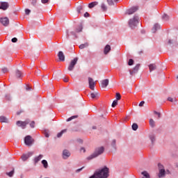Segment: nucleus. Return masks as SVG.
<instances>
[{"instance_id": "1", "label": "nucleus", "mask_w": 178, "mask_h": 178, "mask_svg": "<svg viewBox=\"0 0 178 178\" xmlns=\"http://www.w3.org/2000/svg\"><path fill=\"white\" fill-rule=\"evenodd\" d=\"M109 177V168L104 167L96 171L90 178H108Z\"/></svg>"}, {"instance_id": "2", "label": "nucleus", "mask_w": 178, "mask_h": 178, "mask_svg": "<svg viewBox=\"0 0 178 178\" xmlns=\"http://www.w3.org/2000/svg\"><path fill=\"white\" fill-rule=\"evenodd\" d=\"M104 151H105V149L104 148V147H100L97 148L95 152L92 155H90L89 157H88V159H94V158H97V156H99V155L104 154Z\"/></svg>"}, {"instance_id": "3", "label": "nucleus", "mask_w": 178, "mask_h": 178, "mask_svg": "<svg viewBox=\"0 0 178 178\" xmlns=\"http://www.w3.org/2000/svg\"><path fill=\"white\" fill-rule=\"evenodd\" d=\"M138 20H140V18L137 15H135L132 19H130L129 21V27H131V29H135L137 24H138Z\"/></svg>"}, {"instance_id": "4", "label": "nucleus", "mask_w": 178, "mask_h": 178, "mask_svg": "<svg viewBox=\"0 0 178 178\" xmlns=\"http://www.w3.org/2000/svg\"><path fill=\"white\" fill-rule=\"evenodd\" d=\"M78 60L79 58L77 57L74 58L72 60H71L67 68L70 72L73 71V69H74V66H76V65L77 64Z\"/></svg>"}, {"instance_id": "5", "label": "nucleus", "mask_w": 178, "mask_h": 178, "mask_svg": "<svg viewBox=\"0 0 178 178\" xmlns=\"http://www.w3.org/2000/svg\"><path fill=\"white\" fill-rule=\"evenodd\" d=\"M138 10V6L132 7L128 10H127L125 15H133V13H136Z\"/></svg>"}, {"instance_id": "6", "label": "nucleus", "mask_w": 178, "mask_h": 178, "mask_svg": "<svg viewBox=\"0 0 178 178\" xmlns=\"http://www.w3.org/2000/svg\"><path fill=\"white\" fill-rule=\"evenodd\" d=\"M82 31H83V25L81 24L76 28L74 31H72L71 34L72 35H74V37L77 38L76 34H77V33H81Z\"/></svg>"}, {"instance_id": "7", "label": "nucleus", "mask_w": 178, "mask_h": 178, "mask_svg": "<svg viewBox=\"0 0 178 178\" xmlns=\"http://www.w3.org/2000/svg\"><path fill=\"white\" fill-rule=\"evenodd\" d=\"M17 126H18L19 127H22V129H26V126H27V124H29V121L26 120L25 122L23 121H17L16 123Z\"/></svg>"}, {"instance_id": "8", "label": "nucleus", "mask_w": 178, "mask_h": 178, "mask_svg": "<svg viewBox=\"0 0 178 178\" xmlns=\"http://www.w3.org/2000/svg\"><path fill=\"white\" fill-rule=\"evenodd\" d=\"M24 143L26 145L30 146L33 144V138L31 136H26L24 138Z\"/></svg>"}, {"instance_id": "9", "label": "nucleus", "mask_w": 178, "mask_h": 178, "mask_svg": "<svg viewBox=\"0 0 178 178\" xmlns=\"http://www.w3.org/2000/svg\"><path fill=\"white\" fill-rule=\"evenodd\" d=\"M89 88L94 90L95 88V81L91 77H88Z\"/></svg>"}, {"instance_id": "10", "label": "nucleus", "mask_w": 178, "mask_h": 178, "mask_svg": "<svg viewBox=\"0 0 178 178\" xmlns=\"http://www.w3.org/2000/svg\"><path fill=\"white\" fill-rule=\"evenodd\" d=\"M139 69L140 64H137L133 70H129V73L131 76H134V74H136L138 72Z\"/></svg>"}, {"instance_id": "11", "label": "nucleus", "mask_w": 178, "mask_h": 178, "mask_svg": "<svg viewBox=\"0 0 178 178\" xmlns=\"http://www.w3.org/2000/svg\"><path fill=\"white\" fill-rule=\"evenodd\" d=\"M0 22L5 27L9 26V19L8 17L1 18Z\"/></svg>"}, {"instance_id": "12", "label": "nucleus", "mask_w": 178, "mask_h": 178, "mask_svg": "<svg viewBox=\"0 0 178 178\" xmlns=\"http://www.w3.org/2000/svg\"><path fill=\"white\" fill-rule=\"evenodd\" d=\"M0 3V9H1L2 10H6V9L9 8V4L8 3V2H1Z\"/></svg>"}, {"instance_id": "13", "label": "nucleus", "mask_w": 178, "mask_h": 178, "mask_svg": "<svg viewBox=\"0 0 178 178\" xmlns=\"http://www.w3.org/2000/svg\"><path fill=\"white\" fill-rule=\"evenodd\" d=\"M109 86V79H104L102 81V88H106Z\"/></svg>"}, {"instance_id": "14", "label": "nucleus", "mask_w": 178, "mask_h": 178, "mask_svg": "<svg viewBox=\"0 0 178 178\" xmlns=\"http://www.w3.org/2000/svg\"><path fill=\"white\" fill-rule=\"evenodd\" d=\"M58 57L59 60L61 62H65V54H63V51H59L58 54Z\"/></svg>"}, {"instance_id": "15", "label": "nucleus", "mask_w": 178, "mask_h": 178, "mask_svg": "<svg viewBox=\"0 0 178 178\" xmlns=\"http://www.w3.org/2000/svg\"><path fill=\"white\" fill-rule=\"evenodd\" d=\"M63 156L64 159H67V158L70 156V152H69V151L67 150H64L63 152Z\"/></svg>"}, {"instance_id": "16", "label": "nucleus", "mask_w": 178, "mask_h": 178, "mask_svg": "<svg viewBox=\"0 0 178 178\" xmlns=\"http://www.w3.org/2000/svg\"><path fill=\"white\" fill-rule=\"evenodd\" d=\"M110 51H111V45L107 44L104 47V55H108V54H109Z\"/></svg>"}, {"instance_id": "17", "label": "nucleus", "mask_w": 178, "mask_h": 178, "mask_svg": "<svg viewBox=\"0 0 178 178\" xmlns=\"http://www.w3.org/2000/svg\"><path fill=\"white\" fill-rule=\"evenodd\" d=\"M161 29V25L159 24H155L152 29V33H156V30H159Z\"/></svg>"}, {"instance_id": "18", "label": "nucleus", "mask_w": 178, "mask_h": 178, "mask_svg": "<svg viewBox=\"0 0 178 178\" xmlns=\"http://www.w3.org/2000/svg\"><path fill=\"white\" fill-rule=\"evenodd\" d=\"M43 156H44L42 154H40L38 156L35 157L34 159L35 163H38V162H40V161L42 159Z\"/></svg>"}, {"instance_id": "19", "label": "nucleus", "mask_w": 178, "mask_h": 178, "mask_svg": "<svg viewBox=\"0 0 178 178\" xmlns=\"http://www.w3.org/2000/svg\"><path fill=\"white\" fill-rule=\"evenodd\" d=\"M149 72H154V70H156V65L155 64H150L149 65Z\"/></svg>"}, {"instance_id": "20", "label": "nucleus", "mask_w": 178, "mask_h": 178, "mask_svg": "<svg viewBox=\"0 0 178 178\" xmlns=\"http://www.w3.org/2000/svg\"><path fill=\"white\" fill-rule=\"evenodd\" d=\"M15 76L17 79H20V77H23V73L20 70H17L15 72Z\"/></svg>"}, {"instance_id": "21", "label": "nucleus", "mask_w": 178, "mask_h": 178, "mask_svg": "<svg viewBox=\"0 0 178 178\" xmlns=\"http://www.w3.org/2000/svg\"><path fill=\"white\" fill-rule=\"evenodd\" d=\"M0 122L1 123H8V120L5 116H0Z\"/></svg>"}, {"instance_id": "22", "label": "nucleus", "mask_w": 178, "mask_h": 178, "mask_svg": "<svg viewBox=\"0 0 178 178\" xmlns=\"http://www.w3.org/2000/svg\"><path fill=\"white\" fill-rule=\"evenodd\" d=\"M97 5H98V2L94 1L88 4V8L90 9H92V8H94L95 6H97Z\"/></svg>"}, {"instance_id": "23", "label": "nucleus", "mask_w": 178, "mask_h": 178, "mask_svg": "<svg viewBox=\"0 0 178 178\" xmlns=\"http://www.w3.org/2000/svg\"><path fill=\"white\" fill-rule=\"evenodd\" d=\"M118 1L119 0H107L108 5H109V6H112L115 5L114 2H118Z\"/></svg>"}, {"instance_id": "24", "label": "nucleus", "mask_w": 178, "mask_h": 178, "mask_svg": "<svg viewBox=\"0 0 178 178\" xmlns=\"http://www.w3.org/2000/svg\"><path fill=\"white\" fill-rule=\"evenodd\" d=\"M165 176V169L159 170V177H163Z\"/></svg>"}, {"instance_id": "25", "label": "nucleus", "mask_w": 178, "mask_h": 178, "mask_svg": "<svg viewBox=\"0 0 178 178\" xmlns=\"http://www.w3.org/2000/svg\"><path fill=\"white\" fill-rule=\"evenodd\" d=\"M78 13H81L82 12H84L83 6H79L76 8Z\"/></svg>"}, {"instance_id": "26", "label": "nucleus", "mask_w": 178, "mask_h": 178, "mask_svg": "<svg viewBox=\"0 0 178 178\" xmlns=\"http://www.w3.org/2000/svg\"><path fill=\"white\" fill-rule=\"evenodd\" d=\"M42 163L44 169H47V168H48V161H47V160H42Z\"/></svg>"}, {"instance_id": "27", "label": "nucleus", "mask_w": 178, "mask_h": 178, "mask_svg": "<svg viewBox=\"0 0 178 178\" xmlns=\"http://www.w3.org/2000/svg\"><path fill=\"white\" fill-rule=\"evenodd\" d=\"M66 131H67V129H63V130H62L60 133H58V134H57V137H58V138H60V137H62L63 133H66Z\"/></svg>"}, {"instance_id": "28", "label": "nucleus", "mask_w": 178, "mask_h": 178, "mask_svg": "<svg viewBox=\"0 0 178 178\" xmlns=\"http://www.w3.org/2000/svg\"><path fill=\"white\" fill-rule=\"evenodd\" d=\"M88 47V43H85L79 45L80 49H84V48H87Z\"/></svg>"}, {"instance_id": "29", "label": "nucleus", "mask_w": 178, "mask_h": 178, "mask_svg": "<svg viewBox=\"0 0 178 178\" xmlns=\"http://www.w3.org/2000/svg\"><path fill=\"white\" fill-rule=\"evenodd\" d=\"M101 8H102L103 12H106V10H108V7H106L105 3H102L101 6Z\"/></svg>"}, {"instance_id": "30", "label": "nucleus", "mask_w": 178, "mask_h": 178, "mask_svg": "<svg viewBox=\"0 0 178 178\" xmlns=\"http://www.w3.org/2000/svg\"><path fill=\"white\" fill-rule=\"evenodd\" d=\"M77 118H79V115L72 116V117L69 118L68 119H67V122H70V121L73 120V119H77Z\"/></svg>"}, {"instance_id": "31", "label": "nucleus", "mask_w": 178, "mask_h": 178, "mask_svg": "<svg viewBox=\"0 0 178 178\" xmlns=\"http://www.w3.org/2000/svg\"><path fill=\"white\" fill-rule=\"evenodd\" d=\"M149 138L152 141V143L154 144V143H155V135L154 134L150 135Z\"/></svg>"}, {"instance_id": "32", "label": "nucleus", "mask_w": 178, "mask_h": 178, "mask_svg": "<svg viewBox=\"0 0 178 178\" xmlns=\"http://www.w3.org/2000/svg\"><path fill=\"white\" fill-rule=\"evenodd\" d=\"M149 125L151 126V127H155V121H154L152 119H150Z\"/></svg>"}, {"instance_id": "33", "label": "nucleus", "mask_w": 178, "mask_h": 178, "mask_svg": "<svg viewBox=\"0 0 178 178\" xmlns=\"http://www.w3.org/2000/svg\"><path fill=\"white\" fill-rule=\"evenodd\" d=\"M137 129H138V125L136 123H134L132 124V129L134 130V131H136Z\"/></svg>"}, {"instance_id": "34", "label": "nucleus", "mask_w": 178, "mask_h": 178, "mask_svg": "<svg viewBox=\"0 0 178 178\" xmlns=\"http://www.w3.org/2000/svg\"><path fill=\"white\" fill-rule=\"evenodd\" d=\"M15 173V170H13L10 172H6V175L9 176V177H12Z\"/></svg>"}, {"instance_id": "35", "label": "nucleus", "mask_w": 178, "mask_h": 178, "mask_svg": "<svg viewBox=\"0 0 178 178\" xmlns=\"http://www.w3.org/2000/svg\"><path fill=\"white\" fill-rule=\"evenodd\" d=\"M115 98L117 101H120V99L122 98V96L120 95V93L118 92L115 95Z\"/></svg>"}, {"instance_id": "36", "label": "nucleus", "mask_w": 178, "mask_h": 178, "mask_svg": "<svg viewBox=\"0 0 178 178\" xmlns=\"http://www.w3.org/2000/svg\"><path fill=\"white\" fill-rule=\"evenodd\" d=\"M21 158L22 161H26V159H29V156L27 154H23Z\"/></svg>"}, {"instance_id": "37", "label": "nucleus", "mask_w": 178, "mask_h": 178, "mask_svg": "<svg viewBox=\"0 0 178 178\" xmlns=\"http://www.w3.org/2000/svg\"><path fill=\"white\" fill-rule=\"evenodd\" d=\"M142 175L144 176L145 178H149V174L147 172V171H144L142 172Z\"/></svg>"}, {"instance_id": "38", "label": "nucleus", "mask_w": 178, "mask_h": 178, "mask_svg": "<svg viewBox=\"0 0 178 178\" xmlns=\"http://www.w3.org/2000/svg\"><path fill=\"white\" fill-rule=\"evenodd\" d=\"M90 97L92 99H95V98H97V97H98V93H91Z\"/></svg>"}, {"instance_id": "39", "label": "nucleus", "mask_w": 178, "mask_h": 178, "mask_svg": "<svg viewBox=\"0 0 178 178\" xmlns=\"http://www.w3.org/2000/svg\"><path fill=\"white\" fill-rule=\"evenodd\" d=\"M134 64V60L133 59H129V62H128V65L129 66H133V65Z\"/></svg>"}, {"instance_id": "40", "label": "nucleus", "mask_w": 178, "mask_h": 178, "mask_svg": "<svg viewBox=\"0 0 178 178\" xmlns=\"http://www.w3.org/2000/svg\"><path fill=\"white\" fill-rule=\"evenodd\" d=\"M118 105V100L115 99L113 103H112V108H115V106H116Z\"/></svg>"}, {"instance_id": "41", "label": "nucleus", "mask_w": 178, "mask_h": 178, "mask_svg": "<svg viewBox=\"0 0 178 178\" xmlns=\"http://www.w3.org/2000/svg\"><path fill=\"white\" fill-rule=\"evenodd\" d=\"M162 19H163V20H169V16H168V15H166V14H164V15H163V17H162Z\"/></svg>"}, {"instance_id": "42", "label": "nucleus", "mask_w": 178, "mask_h": 178, "mask_svg": "<svg viewBox=\"0 0 178 178\" xmlns=\"http://www.w3.org/2000/svg\"><path fill=\"white\" fill-rule=\"evenodd\" d=\"M111 145L113 147V148L116 147V140L113 139L111 142Z\"/></svg>"}, {"instance_id": "43", "label": "nucleus", "mask_w": 178, "mask_h": 178, "mask_svg": "<svg viewBox=\"0 0 178 178\" xmlns=\"http://www.w3.org/2000/svg\"><path fill=\"white\" fill-rule=\"evenodd\" d=\"M168 101H169L170 102H176V98H175V99H173V98H172V97H168Z\"/></svg>"}, {"instance_id": "44", "label": "nucleus", "mask_w": 178, "mask_h": 178, "mask_svg": "<svg viewBox=\"0 0 178 178\" xmlns=\"http://www.w3.org/2000/svg\"><path fill=\"white\" fill-rule=\"evenodd\" d=\"M35 124V122L34 121H32L31 123H30V126L31 127H32V129H34V126Z\"/></svg>"}, {"instance_id": "45", "label": "nucleus", "mask_w": 178, "mask_h": 178, "mask_svg": "<svg viewBox=\"0 0 178 178\" xmlns=\"http://www.w3.org/2000/svg\"><path fill=\"white\" fill-rule=\"evenodd\" d=\"M34 154V152H30L28 154H26V155L29 156V158H30V156H32V155Z\"/></svg>"}, {"instance_id": "46", "label": "nucleus", "mask_w": 178, "mask_h": 178, "mask_svg": "<svg viewBox=\"0 0 178 178\" xmlns=\"http://www.w3.org/2000/svg\"><path fill=\"white\" fill-rule=\"evenodd\" d=\"M1 70H2L3 73H8V68H6V67L2 68Z\"/></svg>"}, {"instance_id": "47", "label": "nucleus", "mask_w": 178, "mask_h": 178, "mask_svg": "<svg viewBox=\"0 0 178 178\" xmlns=\"http://www.w3.org/2000/svg\"><path fill=\"white\" fill-rule=\"evenodd\" d=\"M158 166H159V170H161V169H165V168H163V165L162 164H161V163H159Z\"/></svg>"}, {"instance_id": "48", "label": "nucleus", "mask_w": 178, "mask_h": 178, "mask_svg": "<svg viewBox=\"0 0 178 178\" xmlns=\"http://www.w3.org/2000/svg\"><path fill=\"white\" fill-rule=\"evenodd\" d=\"M31 12V10H29V9H26V10H25V13H26V15H30Z\"/></svg>"}, {"instance_id": "49", "label": "nucleus", "mask_w": 178, "mask_h": 178, "mask_svg": "<svg viewBox=\"0 0 178 178\" xmlns=\"http://www.w3.org/2000/svg\"><path fill=\"white\" fill-rule=\"evenodd\" d=\"M83 169H84V167H82V168H79V169H77V170H76V173H79V172H81V170H83Z\"/></svg>"}, {"instance_id": "50", "label": "nucleus", "mask_w": 178, "mask_h": 178, "mask_svg": "<svg viewBox=\"0 0 178 178\" xmlns=\"http://www.w3.org/2000/svg\"><path fill=\"white\" fill-rule=\"evenodd\" d=\"M44 136L47 138L49 137V134H48V131H44Z\"/></svg>"}, {"instance_id": "51", "label": "nucleus", "mask_w": 178, "mask_h": 178, "mask_svg": "<svg viewBox=\"0 0 178 178\" xmlns=\"http://www.w3.org/2000/svg\"><path fill=\"white\" fill-rule=\"evenodd\" d=\"M155 115H157L159 119L161 118V113H158L156 111H154Z\"/></svg>"}, {"instance_id": "52", "label": "nucleus", "mask_w": 178, "mask_h": 178, "mask_svg": "<svg viewBox=\"0 0 178 178\" xmlns=\"http://www.w3.org/2000/svg\"><path fill=\"white\" fill-rule=\"evenodd\" d=\"M12 42H17V38H13L12 40H11Z\"/></svg>"}, {"instance_id": "53", "label": "nucleus", "mask_w": 178, "mask_h": 178, "mask_svg": "<svg viewBox=\"0 0 178 178\" xmlns=\"http://www.w3.org/2000/svg\"><path fill=\"white\" fill-rule=\"evenodd\" d=\"M144 104H145V102L142 101V102L139 104V106H144Z\"/></svg>"}, {"instance_id": "54", "label": "nucleus", "mask_w": 178, "mask_h": 178, "mask_svg": "<svg viewBox=\"0 0 178 178\" xmlns=\"http://www.w3.org/2000/svg\"><path fill=\"white\" fill-rule=\"evenodd\" d=\"M6 98L8 101H10V96L9 95H6Z\"/></svg>"}, {"instance_id": "55", "label": "nucleus", "mask_w": 178, "mask_h": 178, "mask_svg": "<svg viewBox=\"0 0 178 178\" xmlns=\"http://www.w3.org/2000/svg\"><path fill=\"white\" fill-rule=\"evenodd\" d=\"M26 91H31V87L26 86Z\"/></svg>"}, {"instance_id": "56", "label": "nucleus", "mask_w": 178, "mask_h": 178, "mask_svg": "<svg viewBox=\"0 0 178 178\" xmlns=\"http://www.w3.org/2000/svg\"><path fill=\"white\" fill-rule=\"evenodd\" d=\"M90 16V14L88 13H85V14H84V17H88Z\"/></svg>"}, {"instance_id": "57", "label": "nucleus", "mask_w": 178, "mask_h": 178, "mask_svg": "<svg viewBox=\"0 0 178 178\" xmlns=\"http://www.w3.org/2000/svg\"><path fill=\"white\" fill-rule=\"evenodd\" d=\"M35 3H37V0H33L32 1V5H35Z\"/></svg>"}, {"instance_id": "58", "label": "nucleus", "mask_w": 178, "mask_h": 178, "mask_svg": "<svg viewBox=\"0 0 178 178\" xmlns=\"http://www.w3.org/2000/svg\"><path fill=\"white\" fill-rule=\"evenodd\" d=\"M49 0H42V3H47Z\"/></svg>"}, {"instance_id": "59", "label": "nucleus", "mask_w": 178, "mask_h": 178, "mask_svg": "<svg viewBox=\"0 0 178 178\" xmlns=\"http://www.w3.org/2000/svg\"><path fill=\"white\" fill-rule=\"evenodd\" d=\"M63 81H65V83H67V81H69V79L67 78H65L63 79Z\"/></svg>"}, {"instance_id": "60", "label": "nucleus", "mask_w": 178, "mask_h": 178, "mask_svg": "<svg viewBox=\"0 0 178 178\" xmlns=\"http://www.w3.org/2000/svg\"><path fill=\"white\" fill-rule=\"evenodd\" d=\"M81 151H83V152H86V149L84 147H81Z\"/></svg>"}, {"instance_id": "61", "label": "nucleus", "mask_w": 178, "mask_h": 178, "mask_svg": "<svg viewBox=\"0 0 178 178\" xmlns=\"http://www.w3.org/2000/svg\"><path fill=\"white\" fill-rule=\"evenodd\" d=\"M168 44H172V40H168Z\"/></svg>"}, {"instance_id": "62", "label": "nucleus", "mask_w": 178, "mask_h": 178, "mask_svg": "<svg viewBox=\"0 0 178 178\" xmlns=\"http://www.w3.org/2000/svg\"><path fill=\"white\" fill-rule=\"evenodd\" d=\"M92 129H93V130H95V129H97V127L93 126V127H92Z\"/></svg>"}, {"instance_id": "63", "label": "nucleus", "mask_w": 178, "mask_h": 178, "mask_svg": "<svg viewBox=\"0 0 178 178\" xmlns=\"http://www.w3.org/2000/svg\"><path fill=\"white\" fill-rule=\"evenodd\" d=\"M141 33H142L143 34H144V33H145V31H144V30H143V31H141Z\"/></svg>"}, {"instance_id": "64", "label": "nucleus", "mask_w": 178, "mask_h": 178, "mask_svg": "<svg viewBox=\"0 0 178 178\" xmlns=\"http://www.w3.org/2000/svg\"><path fill=\"white\" fill-rule=\"evenodd\" d=\"M17 115H20V113H19V112H17Z\"/></svg>"}]
</instances>
